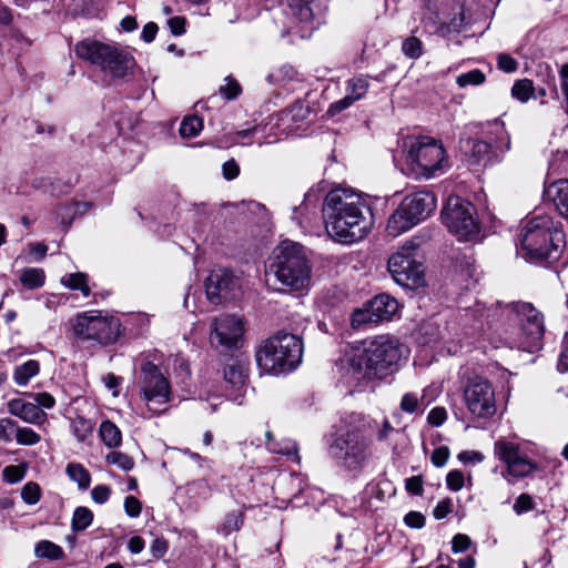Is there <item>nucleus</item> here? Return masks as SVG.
I'll return each mask as SVG.
<instances>
[{
	"mask_svg": "<svg viewBox=\"0 0 568 568\" xmlns=\"http://www.w3.org/2000/svg\"><path fill=\"white\" fill-rule=\"evenodd\" d=\"M322 213L327 234L342 244L363 240L373 225L371 206L351 189L331 190L324 199Z\"/></svg>",
	"mask_w": 568,
	"mask_h": 568,
	"instance_id": "1",
	"label": "nucleus"
},
{
	"mask_svg": "<svg viewBox=\"0 0 568 568\" xmlns=\"http://www.w3.org/2000/svg\"><path fill=\"white\" fill-rule=\"evenodd\" d=\"M404 351V345L388 335L366 339L349 356L347 374L356 382L386 379L397 372Z\"/></svg>",
	"mask_w": 568,
	"mask_h": 568,
	"instance_id": "2",
	"label": "nucleus"
},
{
	"mask_svg": "<svg viewBox=\"0 0 568 568\" xmlns=\"http://www.w3.org/2000/svg\"><path fill=\"white\" fill-rule=\"evenodd\" d=\"M311 281L312 265L304 247L288 240L283 241L266 272L267 285L280 292H302L308 290Z\"/></svg>",
	"mask_w": 568,
	"mask_h": 568,
	"instance_id": "3",
	"label": "nucleus"
},
{
	"mask_svg": "<svg viewBox=\"0 0 568 568\" xmlns=\"http://www.w3.org/2000/svg\"><path fill=\"white\" fill-rule=\"evenodd\" d=\"M518 241L532 260L557 258L565 245V234L548 214H534L523 224Z\"/></svg>",
	"mask_w": 568,
	"mask_h": 568,
	"instance_id": "4",
	"label": "nucleus"
},
{
	"mask_svg": "<svg viewBox=\"0 0 568 568\" xmlns=\"http://www.w3.org/2000/svg\"><path fill=\"white\" fill-rule=\"evenodd\" d=\"M303 343L294 334L280 331L263 341L255 352L258 368L266 374L291 373L302 362Z\"/></svg>",
	"mask_w": 568,
	"mask_h": 568,
	"instance_id": "5",
	"label": "nucleus"
},
{
	"mask_svg": "<svg viewBox=\"0 0 568 568\" xmlns=\"http://www.w3.org/2000/svg\"><path fill=\"white\" fill-rule=\"evenodd\" d=\"M371 445V437L363 426H352L335 435L328 446V454L341 468L356 476L369 463L372 457Z\"/></svg>",
	"mask_w": 568,
	"mask_h": 568,
	"instance_id": "6",
	"label": "nucleus"
},
{
	"mask_svg": "<svg viewBox=\"0 0 568 568\" xmlns=\"http://www.w3.org/2000/svg\"><path fill=\"white\" fill-rule=\"evenodd\" d=\"M79 58L100 68L105 77L124 79L135 68L134 57L125 49L100 41L85 39L75 45Z\"/></svg>",
	"mask_w": 568,
	"mask_h": 568,
	"instance_id": "7",
	"label": "nucleus"
},
{
	"mask_svg": "<svg viewBox=\"0 0 568 568\" xmlns=\"http://www.w3.org/2000/svg\"><path fill=\"white\" fill-rule=\"evenodd\" d=\"M483 136L468 139L463 149L473 166H487L499 162L504 153L510 150V138L504 122L496 119L483 129Z\"/></svg>",
	"mask_w": 568,
	"mask_h": 568,
	"instance_id": "8",
	"label": "nucleus"
},
{
	"mask_svg": "<svg viewBox=\"0 0 568 568\" xmlns=\"http://www.w3.org/2000/svg\"><path fill=\"white\" fill-rule=\"evenodd\" d=\"M139 388V397L145 408L141 413L144 418L168 412L173 396L172 387L159 366L152 362L142 363Z\"/></svg>",
	"mask_w": 568,
	"mask_h": 568,
	"instance_id": "9",
	"label": "nucleus"
},
{
	"mask_svg": "<svg viewBox=\"0 0 568 568\" xmlns=\"http://www.w3.org/2000/svg\"><path fill=\"white\" fill-rule=\"evenodd\" d=\"M406 164L416 178L430 179L448 166L444 146L434 139L422 136L407 145Z\"/></svg>",
	"mask_w": 568,
	"mask_h": 568,
	"instance_id": "10",
	"label": "nucleus"
},
{
	"mask_svg": "<svg viewBox=\"0 0 568 568\" xmlns=\"http://www.w3.org/2000/svg\"><path fill=\"white\" fill-rule=\"evenodd\" d=\"M425 240L415 236L388 258V271L399 285L417 287L424 282V266L416 260V251Z\"/></svg>",
	"mask_w": 568,
	"mask_h": 568,
	"instance_id": "11",
	"label": "nucleus"
},
{
	"mask_svg": "<svg viewBox=\"0 0 568 568\" xmlns=\"http://www.w3.org/2000/svg\"><path fill=\"white\" fill-rule=\"evenodd\" d=\"M444 224L460 241H474L479 235V224L474 205L457 196L447 199L442 212Z\"/></svg>",
	"mask_w": 568,
	"mask_h": 568,
	"instance_id": "12",
	"label": "nucleus"
},
{
	"mask_svg": "<svg viewBox=\"0 0 568 568\" xmlns=\"http://www.w3.org/2000/svg\"><path fill=\"white\" fill-rule=\"evenodd\" d=\"M73 334L82 341H95L108 345L115 342L120 333V323L114 317L102 316L99 311L78 314L71 321Z\"/></svg>",
	"mask_w": 568,
	"mask_h": 568,
	"instance_id": "13",
	"label": "nucleus"
},
{
	"mask_svg": "<svg viewBox=\"0 0 568 568\" xmlns=\"http://www.w3.org/2000/svg\"><path fill=\"white\" fill-rule=\"evenodd\" d=\"M463 399L468 413L475 418L488 419L497 412L495 388L485 377L467 378L463 388Z\"/></svg>",
	"mask_w": 568,
	"mask_h": 568,
	"instance_id": "14",
	"label": "nucleus"
},
{
	"mask_svg": "<svg viewBox=\"0 0 568 568\" xmlns=\"http://www.w3.org/2000/svg\"><path fill=\"white\" fill-rule=\"evenodd\" d=\"M520 326V343L525 348L537 347L545 333L544 317L530 303L517 302L506 306Z\"/></svg>",
	"mask_w": 568,
	"mask_h": 568,
	"instance_id": "15",
	"label": "nucleus"
},
{
	"mask_svg": "<svg viewBox=\"0 0 568 568\" xmlns=\"http://www.w3.org/2000/svg\"><path fill=\"white\" fill-rule=\"evenodd\" d=\"M427 10L434 11L435 19L426 22L428 32H437L446 26L449 31H460L465 24L463 7L456 0H426Z\"/></svg>",
	"mask_w": 568,
	"mask_h": 568,
	"instance_id": "16",
	"label": "nucleus"
},
{
	"mask_svg": "<svg viewBox=\"0 0 568 568\" xmlns=\"http://www.w3.org/2000/svg\"><path fill=\"white\" fill-rule=\"evenodd\" d=\"M496 456L506 464L507 473L516 478L526 477L536 469V464L521 454L519 446L507 440L495 443Z\"/></svg>",
	"mask_w": 568,
	"mask_h": 568,
	"instance_id": "17",
	"label": "nucleus"
},
{
	"mask_svg": "<svg viewBox=\"0 0 568 568\" xmlns=\"http://www.w3.org/2000/svg\"><path fill=\"white\" fill-rule=\"evenodd\" d=\"M243 334L241 318L223 314L215 317L211 324L210 342L214 347H234Z\"/></svg>",
	"mask_w": 568,
	"mask_h": 568,
	"instance_id": "18",
	"label": "nucleus"
},
{
	"mask_svg": "<svg viewBox=\"0 0 568 568\" xmlns=\"http://www.w3.org/2000/svg\"><path fill=\"white\" fill-rule=\"evenodd\" d=\"M399 206L419 223L436 209V197L430 192H417L405 196Z\"/></svg>",
	"mask_w": 568,
	"mask_h": 568,
	"instance_id": "19",
	"label": "nucleus"
},
{
	"mask_svg": "<svg viewBox=\"0 0 568 568\" xmlns=\"http://www.w3.org/2000/svg\"><path fill=\"white\" fill-rule=\"evenodd\" d=\"M8 412L32 425H42L47 422L48 415L40 409L34 403L27 402L23 398H12L8 402Z\"/></svg>",
	"mask_w": 568,
	"mask_h": 568,
	"instance_id": "20",
	"label": "nucleus"
},
{
	"mask_svg": "<svg viewBox=\"0 0 568 568\" xmlns=\"http://www.w3.org/2000/svg\"><path fill=\"white\" fill-rule=\"evenodd\" d=\"M234 284V277L227 270H215L210 273L205 282L207 298L216 304L221 294L227 292Z\"/></svg>",
	"mask_w": 568,
	"mask_h": 568,
	"instance_id": "21",
	"label": "nucleus"
},
{
	"mask_svg": "<svg viewBox=\"0 0 568 568\" xmlns=\"http://www.w3.org/2000/svg\"><path fill=\"white\" fill-rule=\"evenodd\" d=\"M545 196L552 201L558 213L568 222V180H558L545 189Z\"/></svg>",
	"mask_w": 568,
	"mask_h": 568,
	"instance_id": "22",
	"label": "nucleus"
},
{
	"mask_svg": "<svg viewBox=\"0 0 568 568\" xmlns=\"http://www.w3.org/2000/svg\"><path fill=\"white\" fill-rule=\"evenodd\" d=\"M377 322L390 320L398 311V302L388 294H379L368 302Z\"/></svg>",
	"mask_w": 568,
	"mask_h": 568,
	"instance_id": "23",
	"label": "nucleus"
},
{
	"mask_svg": "<svg viewBox=\"0 0 568 568\" xmlns=\"http://www.w3.org/2000/svg\"><path fill=\"white\" fill-rule=\"evenodd\" d=\"M224 379L232 386L236 394L230 395L233 400L242 396V389L246 382V367L241 362H231L224 367Z\"/></svg>",
	"mask_w": 568,
	"mask_h": 568,
	"instance_id": "24",
	"label": "nucleus"
},
{
	"mask_svg": "<svg viewBox=\"0 0 568 568\" xmlns=\"http://www.w3.org/2000/svg\"><path fill=\"white\" fill-rule=\"evenodd\" d=\"M416 224H418L417 221L410 214L408 215L407 211H402V207L398 206L389 216L386 230L389 235L396 237Z\"/></svg>",
	"mask_w": 568,
	"mask_h": 568,
	"instance_id": "25",
	"label": "nucleus"
},
{
	"mask_svg": "<svg viewBox=\"0 0 568 568\" xmlns=\"http://www.w3.org/2000/svg\"><path fill=\"white\" fill-rule=\"evenodd\" d=\"M265 445L270 453L285 455L292 460L300 462L297 455V446L291 439L275 440L273 434L270 430L265 432Z\"/></svg>",
	"mask_w": 568,
	"mask_h": 568,
	"instance_id": "26",
	"label": "nucleus"
},
{
	"mask_svg": "<svg viewBox=\"0 0 568 568\" xmlns=\"http://www.w3.org/2000/svg\"><path fill=\"white\" fill-rule=\"evenodd\" d=\"M99 435L103 444L109 448H115L121 445L122 434L119 427L110 420L101 423Z\"/></svg>",
	"mask_w": 568,
	"mask_h": 568,
	"instance_id": "27",
	"label": "nucleus"
},
{
	"mask_svg": "<svg viewBox=\"0 0 568 568\" xmlns=\"http://www.w3.org/2000/svg\"><path fill=\"white\" fill-rule=\"evenodd\" d=\"M39 371V362L36 359H29L16 367L13 373V381L19 386H26L32 377L38 375Z\"/></svg>",
	"mask_w": 568,
	"mask_h": 568,
	"instance_id": "28",
	"label": "nucleus"
},
{
	"mask_svg": "<svg viewBox=\"0 0 568 568\" xmlns=\"http://www.w3.org/2000/svg\"><path fill=\"white\" fill-rule=\"evenodd\" d=\"M88 281V275L82 272L70 273L61 278L63 286L70 290L80 291L84 297H88L91 294V287L89 286Z\"/></svg>",
	"mask_w": 568,
	"mask_h": 568,
	"instance_id": "29",
	"label": "nucleus"
},
{
	"mask_svg": "<svg viewBox=\"0 0 568 568\" xmlns=\"http://www.w3.org/2000/svg\"><path fill=\"white\" fill-rule=\"evenodd\" d=\"M244 511L242 510H232L227 513L217 527V531L224 536H229L234 531H239L244 524Z\"/></svg>",
	"mask_w": 568,
	"mask_h": 568,
	"instance_id": "30",
	"label": "nucleus"
},
{
	"mask_svg": "<svg viewBox=\"0 0 568 568\" xmlns=\"http://www.w3.org/2000/svg\"><path fill=\"white\" fill-rule=\"evenodd\" d=\"M94 423L83 416H77L71 420V432L78 442H88L93 434Z\"/></svg>",
	"mask_w": 568,
	"mask_h": 568,
	"instance_id": "31",
	"label": "nucleus"
},
{
	"mask_svg": "<svg viewBox=\"0 0 568 568\" xmlns=\"http://www.w3.org/2000/svg\"><path fill=\"white\" fill-rule=\"evenodd\" d=\"M34 556L37 558L59 560L64 557V551L62 547L50 540H40L34 546Z\"/></svg>",
	"mask_w": 568,
	"mask_h": 568,
	"instance_id": "32",
	"label": "nucleus"
},
{
	"mask_svg": "<svg viewBox=\"0 0 568 568\" xmlns=\"http://www.w3.org/2000/svg\"><path fill=\"white\" fill-rule=\"evenodd\" d=\"M20 282L28 290L41 287L45 281V274L42 268L27 267L20 273Z\"/></svg>",
	"mask_w": 568,
	"mask_h": 568,
	"instance_id": "33",
	"label": "nucleus"
},
{
	"mask_svg": "<svg viewBox=\"0 0 568 568\" xmlns=\"http://www.w3.org/2000/svg\"><path fill=\"white\" fill-rule=\"evenodd\" d=\"M369 88L368 79L364 75H358L349 79L346 84V97L351 102L361 100Z\"/></svg>",
	"mask_w": 568,
	"mask_h": 568,
	"instance_id": "34",
	"label": "nucleus"
},
{
	"mask_svg": "<svg viewBox=\"0 0 568 568\" xmlns=\"http://www.w3.org/2000/svg\"><path fill=\"white\" fill-rule=\"evenodd\" d=\"M65 473L72 481H75L81 490L89 488L91 475L82 464L70 463L65 468Z\"/></svg>",
	"mask_w": 568,
	"mask_h": 568,
	"instance_id": "35",
	"label": "nucleus"
},
{
	"mask_svg": "<svg viewBox=\"0 0 568 568\" xmlns=\"http://www.w3.org/2000/svg\"><path fill=\"white\" fill-rule=\"evenodd\" d=\"M93 520V513L87 507L75 508L71 526L74 531H82L87 529Z\"/></svg>",
	"mask_w": 568,
	"mask_h": 568,
	"instance_id": "36",
	"label": "nucleus"
},
{
	"mask_svg": "<svg viewBox=\"0 0 568 568\" xmlns=\"http://www.w3.org/2000/svg\"><path fill=\"white\" fill-rule=\"evenodd\" d=\"M203 129V120L197 115L186 116L180 125V134L183 138H194Z\"/></svg>",
	"mask_w": 568,
	"mask_h": 568,
	"instance_id": "37",
	"label": "nucleus"
},
{
	"mask_svg": "<svg viewBox=\"0 0 568 568\" xmlns=\"http://www.w3.org/2000/svg\"><path fill=\"white\" fill-rule=\"evenodd\" d=\"M534 93V84L529 79H521L514 83L511 95L520 102H527Z\"/></svg>",
	"mask_w": 568,
	"mask_h": 568,
	"instance_id": "38",
	"label": "nucleus"
},
{
	"mask_svg": "<svg viewBox=\"0 0 568 568\" xmlns=\"http://www.w3.org/2000/svg\"><path fill=\"white\" fill-rule=\"evenodd\" d=\"M425 393L419 398L416 393H406L403 395L399 407L403 412L414 414L418 410L420 405H428L424 403Z\"/></svg>",
	"mask_w": 568,
	"mask_h": 568,
	"instance_id": "39",
	"label": "nucleus"
},
{
	"mask_svg": "<svg viewBox=\"0 0 568 568\" xmlns=\"http://www.w3.org/2000/svg\"><path fill=\"white\" fill-rule=\"evenodd\" d=\"M403 53L410 59H418L423 54V42L417 37H408L402 43Z\"/></svg>",
	"mask_w": 568,
	"mask_h": 568,
	"instance_id": "40",
	"label": "nucleus"
},
{
	"mask_svg": "<svg viewBox=\"0 0 568 568\" xmlns=\"http://www.w3.org/2000/svg\"><path fill=\"white\" fill-rule=\"evenodd\" d=\"M41 488L34 481H28L21 489V498L28 505H36L41 499Z\"/></svg>",
	"mask_w": 568,
	"mask_h": 568,
	"instance_id": "41",
	"label": "nucleus"
},
{
	"mask_svg": "<svg viewBox=\"0 0 568 568\" xmlns=\"http://www.w3.org/2000/svg\"><path fill=\"white\" fill-rule=\"evenodd\" d=\"M16 439L20 445L32 446L41 440V436L29 427H17Z\"/></svg>",
	"mask_w": 568,
	"mask_h": 568,
	"instance_id": "42",
	"label": "nucleus"
},
{
	"mask_svg": "<svg viewBox=\"0 0 568 568\" xmlns=\"http://www.w3.org/2000/svg\"><path fill=\"white\" fill-rule=\"evenodd\" d=\"M108 464L115 465L122 470L129 471L134 467L133 459L124 453L111 452L106 455Z\"/></svg>",
	"mask_w": 568,
	"mask_h": 568,
	"instance_id": "43",
	"label": "nucleus"
},
{
	"mask_svg": "<svg viewBox=\"0 0 568 568\" xmlns=\"http://www.w3.org/2000/svg\"><path fill=\"white\" fill-rule=\"evenodd\" d=\"M484 81L485 74L478 69L462 73L456 79V82L460 88H465L467 85H479L484 83Z\"/></svg>",
	"mask_w": 568,
	"mask_h": 568,
	"instance_id": "44",
	"label": "nucleus"
},
{
	"mask_svg": "<svg viewBox=\"0 0 568 568\" xmlns=\"http://www.w3.org/2000/svg\"><path fill=\"white\" fill-rule=\"evenodd\" d=\"M372 323H378L376 321V317L373 315V312H371V306L367 304V306L363 310H356L352 314V325L354 327H359L364 324H372Z\"/></svg>",
	"mask_w": 568,
	"mask_h": 568,
	"instance_id": "45",
	"label": "nucleus"
},
{
	"mask_svg": "<svg viewBox=\"0 0 568 568\" xmlns=\"http://www.w3.org/2000/svg\"><path fill=\"white\" fill-rule=\"evenodd\" d=\"M286 2L301 21H307L312 18L307 0H286Z\"/></svg>",
	"mask_w": 568,
	"mask_h": 568,
	"instance_id": "46",
	"label": "nucleus"
},
{
	"mask_svg": "<svg viewBox=\"0 0 568 568\" xmlns=\"http://www.w3.org/2000/svg\"><path fill=\"white\" fill-rule=\"evenodd\" d=\"M535 508V503L532 497L529 494H520L514 506L513 509L516 513V515L520 516L527 511H530Z\"/></svg>",
	"mask_w": 568,
	"mask_h": 568,
	"instance_id": "47",
	"label": "nucleus"
},
{
	"mask_svg": "<svg viewBox=\"0 0 568 568\" xmlns=\"http://www.w3.org/2000/svg\"><path fill=\"white\" fill-rule=\"evenodd\" d=\"M225 84L220 87V93L227 100H232L239 97L241 93V87L239 82L232 77L225 78Z\"/></svg>",
	"mask_w": 568,
	"mask_h": 568,
	"instance_id": "48",
	"label": "nucleus"
},
{
	"mask_svg": "<svg viewBox=\"0 0 568 568\" xmlns=\"http://www.w3.org/2000/svg\"><path fill=\"white\" fill-rule=\"evenodd\" d=\"M29 397L33 399V403L41 409H51L55 405L54 397L48 392H41L37 394L29 393Z\"/></svg>",
	"mask_w": 568,
	"mask_h": 568,
	"instance_id": "49",
	"label": "nucleus"
},
{
	"mask_svg": "<svg viewBox=\"0 0 568 568\" xmlns=\"http://www.w3.org/2000/svg\"><path fill=\"white\" fill-rule=\"evenodd\" d=\"M17 422L11 418H0V439L9 443L12 440V435L16 432Z\"/></svg>",
	"mask_w": 568,
	"mask_h": 568,
	"instance_id": "50",
	"label": "nucleus"
},
{
	"mask_svg": "<svg viewBox=\"0 0 568 568\" xmlns=\"http://www.w3.org/2000/svg\"><path fill=\"white\" fill-rule=\"evenodd\" d=\"M26 475L24 468L21 466L10 465L3 469V478L10 484L20 481Z\"/></svg>",
	"mask_w": 568,
	"mask_h": 568,
	"instance_id": "51",
	"label": "nucleus"
},
{
	"mask_svg": "<svg viewBox=\"0 0 568 568\" xmlns=\"http://www.w3.org/2000/svg\"><path fill=\"white\" fill-rule=\"evenodd\" d=\"M447 419V412L444 407H434L427 416V422L435 427L442 426Z\"/></svg>",
	"mask_w": 568,
	"mask_h": 568,
	"instance_id": "52",
	"label": "nucleus"
},
{
	"mask_svg": "<svg viewBox=\"0 0 568 568\" xmlns=\"http://www.w3.org/2000/svg\"><path fill=\"white\" fill-rule=\"evenodd\" d=\"M498 68L505 72H515L518 68L517 61L507 53H500L497 57Z\"/></svg>",
	"mask_w": 568,
	"mask_h": 568,
	"instance_id": "53",
	"label": "nucleus"
},
{
	"mask_svg": "<svg viewBox=\"0 0 568 568\" xmlns=\"http://www.w3.org/2000/svg\"><path fill=\"white\" fill-rule=\"evenodd\" d=\"M447 487L453 491H458L464 486V475L459 470H452L446 477Z\"/></svg>",
	"mask_w": 568,
	"mask_h": 568,
	"instance_id": "54",
	"label": "nucleus"
},
{
	"mask_svg": "<svg viewBox=\"0 0 568 568\" xmlns=\"http://www.w3.org/2000/svg\"><path fill=\"white\" fill-rule=\"evenodd\" d=\"M110 495L111 489L106 485H97L91 490V497L93 501L100 505L105 504L109 500Z\"/></svg>",
	"mask_w": 568,
	"mask_h": 568,
	"instance_id": "55",
	"label": "nucleus"
},
{
	"mask_svg": "<svg viewBox=\"0 0 568 568\" xmlns=\"http://www.w3.org/2000/svg\"><path fill=\"white\" fill-rule=\"evenodd\" d=\"M124 510L129 517H139L142 510V505L134 496H128L124 499Z\"/></svg>",
	"mask_w": 568,
	"mask_h": 568,
	"instance_id": "56",
	"label": "nucleus"
},
{
	"mask_svg": "<svg viewBox=\"0 0 568 568\" xmlns=\"http://www.w3.org/2000/svg\"><path fill=\"white\" fill-rule=\"evenodd\" d=\"M453 500L445 498L440 500L433 510V515L436 519H444L448 514L453 511Z\"/></svg>",
	"mask_w": 568,
	"mask_h": 568,
	"instance_id": "57",
	"label": "nucleus"
},
{
	"mask_svg": "<svg viewBox=\"0 0 568 568\" xmlns=\"http://www.w3.org/2000/svg\"><path fill=\"white\" fill-rule=\"evenodd\" d=\"M471 544L470 538L464 534H457L452 540V549L454 552L466 551Z\"/></svg>",
	"mask_w": 568,
	"mask_h": 568,
	"instance_id": "58",
	"label": "nucleus"
},
{
	"mask_svg": "<svg viewBox=\"0 0 568 568\" xmlns=\"http://www.w3.org/2000/svg\"><path fill=\"white\" fill-rule=\"evenodd\" d=\"M448 457L449 449L446 446H440L433 452L430 460L436 467H442L447 463Z\"/></svg>",
	"mask_w": 568,
	"mask_h": 568,
	"instance_id": "59",
	"label": "nucleus"
},
{
	"mask_svg": "<svg viewBox=\"0 0 568 568\" xmlns=\"http://www.w3.org/2000/svg\"><path fill=\"white\" fill-rule=\"evenodd\" d=\"M404 523L410 528H422L425 525V517L418 511H409L405 515Z\"/></svg>",
	"mask_w": 568,
	"mask_h": 568,
	"instance_id": "60",
	"label": "nucleus"
},
{
	"mask_svg": "<svg viewBox=\"0 0 568 568\" xmlns=\"http://www.w3.org/2000/svg\"><path fill=\"white\" fill-rule=\"evenodd\" d=\"M407 491L420 496L423 494V479L420 476H412L405 480Z\"/></svg>",
	"mask_w": 568,
	"mask_h": 568,
	"instance_id": "61",
	"label": "nucleus"
},
{
	"mask_svg": "<svg viewBox=\"0 0 568 568\" xmlns=\"http://www.w3.org/2000/svg\"><path fill=\"white\" fill-rule=\"evenodd\" d=\"M353 104V102H351V99H348L346 95L338 100V101H335L334 103H332L327 110V114L331 115V116H334L341 112H343L344 110L348 109L351 105Z\"/></svg>",
	"mask_w": 568,
	"mask_h": 568,
	"instance_id": "62",
	"label": "nucleus"
},
{
	"mask_svg": "<svg viewBox=\"0 0 568 568\" xmlns=\"http://www.w3.org/2000/svg\"><path fill=\"white\" fill-rule=\"evenodd\" d=\"M185 18L173 17L168 20V26L174 36H181L185 32Z\"/></svg>",
	"mask_w": 568,
	"mask_h": 568,
	"instance_id": "63",
	"label": "nucleus"
},
{
	"mask_svg": "<svg viewBox=\"0 0 568 568\" xmlns=\"http://www.w3.org/2000/svg\"><path fill=\"white\" fill-rule=\"evenodd\" d=\"M158 30L156 23L148 22L142 29L141 39L146 43L152 42L155 39Z\"/></svg>",
	"mask_w": 568,
	"mask_h": 568,
	"instance_id": "64",
	"label": "nucleus"
}]
</instances>
